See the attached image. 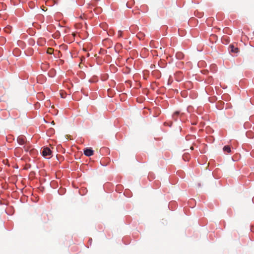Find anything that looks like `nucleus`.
Masks as SVG:
<instances>
[{
  "instance_id": "nucleus-17",
  "label": "nucleus",
  "mask_w": 254,
  "mask_h": 254,
  "mask_svg": "<svg viewBox=\"0 0 254 254\" xmlns=\"http://www.w3.org/2000/svg\"><path fill=\"white\" fill-rule=\"evenodd\" d=\"M61 96L62 98H64V97L62 95H61Z\"/></svg>"
},
{
  "instance_id": "nucleus-16",
  "label": "nucleus",
  "mask_w": 254,
  "mask_h": 254,
  "mask_svg": "<svg viewBox=\"0 0 254 254\" xmlns=\"http://www.w3.org/2000/svg\"><path fill=\"white\" fill-rule=\"evenodd\" d=\"M49 103H50V101H47V104H48Z\"/></svg>"
},
{
  "instance_id": "nucleus-9",
  "label": "nucleus",
  "mask_w": 254,
  "mask_h": 254,
  "mask_svg": "<svg viewBox=\"0 0 254 254\" xmlns=\"http://www.w3.org/2000/svg\"><path fill=\"white\" fill-rule=\"evenodd\" d=\"M54 52V49L52 48H48L47 50V53L49 55H52Z\"/></svg>"
},
{
  "instance_id": "nucleus-10",
  "label": "nucleus",
  "mask_w": 254,
  "mask_h": 254,
  "mask_svg": "<svg viewBox=\"0 0 254 254\" xmlns=\"http://www.w3.org/2000/svg\"><path fill=\"white\" fill-rule=\"evenodd\" d=\"M246 135L248 137L252 138L254 136L253 133L252 131H248Z\"/></svg>"
},
{
  "instance_id": "nucleus-7",
  "label": "nucleus",
  "mask_w": 254,
  "mask_h": 254,
  "mask_svg": "<svg viewBox=\"0 0 254 254\" xmlns=\"http://www.w3.org/2000/svg\"><path fill=\"white\" fill-rule=\"evenodd\" d=\"M184 54L182 52H177L176 54V57L177 59L182 60L184 58Z\"/></svg>"
},
{
  "instance_id": "nucleus-5",
  "label": "nucleus",
  "mask_w": 254,
  "mask_h": 254,
  "mask_svg": "<svg viewBox=\"0 0 254 254\" xmlns=\"http://www.w3.org/2000/svg\"><path fill=\"white\" fill-rule=\"evenodd\" d=\"M223 151L225 153H230L231 152V147L229 145L224 146L223 148Z\"/></svg>"
},
{
  "instance_id": "nucleus-15",
  "label": "nucleus",
  "mask_w": 254,
  "mask_h": 254,
  "mask_svg": "<svg viewBox=\"0 0 254 254\" xmlns=\"http://www.w3.org/2000/svg\"><path fill=\"white\" fill-rule=\"evenodd\" d=\"M190 149H191V150H193V147L192 146H191V147H190Z\"/></svg>"
},
{
  "instance_id": "nucleus-3",
  "label": "nucleus",
  "mask_w": 254,
  "mask_h": 254,
  "mask_svg": "<svg viewBox=\"0 0 254 254\" xmlns=\"http://www.w3.org/2000/svg\"><path fill=\"white\" fill-rule=\"evenodd\" d=\"M84 153L87 156H91L93 154V150L91 148H86L84 151Z\"/></svg>"
},
{
  "instance_id": "nucleus-13",
  "label": "nucleus",
  "mask_w": 254,
  "mask_h": 254,
  "mask_svg": "<svg viewBox=\"0 0 254 254\" xmlns=\"http://www.w3.org/2000/svg\"><path fill=\"white\" fill-rule=\"evenodd\" d=\"M97 10H98V12H100L101 9V8H98L97 9Z\"/></svg>"
},
{
  "instance_id": "nucleus-1",
  "label": "nucleus",
  "mask_w": 254,
  "mask_h": 254,
  "mask_svg": "<svg viewBox=\"0 0 254 254\" xmlns=\"http://www.w3.org/2000/svg\"><path fill=\"white\" fill-rule=\"evenodd\" d=\"M42 155L45 157L50 158L52 155V151L48 147H44L42 150Z\"/></svg>"
},
{
  "instance_id": "nucleus-8",
  "label": "nucleus",
  "mask_w": 254,
  "mask_h": 254,
  "mask_svg": "<svg viewBox=\"0 0 254 254\" xmlns=\"http://www.w3.org/2000/svg\"><path fill=\"white\" fill-rule=\"evenodd\" d=\"M180 113L179 111H176L173 115V118L175 121H177L178 120V118L180 115Z\"/></svg>"
},
{
  "instance_id": "nucleus-12",
  "label": "nucleus",
  "mask_w": 254,
  "mask_h": 254,
  "mask_svg": "<svg viewBox=\"0 0 254 254\" xmlns=\"http://www.w3.org/2000/svg\"><path fill=\"white\" fill-rule=\"evenodd\" d=\"M44 97V95L43 94V93H38L37 94V98H39V99H42Z\"/></svg>"
},
{
  "instance_id": "nucleus-2",
  "label": "nucleus",
  "mask_w": 254,
  "mask_h": 254,
  "mask_svg": "<svg viewBox=\"0 0 254 254\" xmlns=\"http://www.w3.org/2000/svg\"><path fill=\"white\" fill-rule=\"evenodd\" d=\"M17 141L19 145H23L26 142V137L24 135H20L17 137Z\"/></svg>"
},
{
  "instance_id": "nucleus-14",
  "label": "nucleus",
  "mask_w": 254,
  "mask_h": 254,
  "mask_svg": "<svg viewBox=\"0 0 254 254\" xmlns=\"http://www.w3.org/2000/svg\"><path fill=\"white\" fill-rule=\"evenodd\" d=\"M127 6L128 7H129V8H131V7L129 5V2H127Z\"/></svg>"
},
{
  "instance_id": "nucleus-11",
  "label": "nucleus",
  "mask_w": 254,
  "mask_h": 254,
  "mask_svg": "<svg viewBox=\"0 0 254 254\" xmlns=\"http://www.w3.org/2000/svg\"><path fill=\"white\" fill-rule=\"evenodd\" d=\"M123 37V31L121 30H119L118 32V37L121 38Z\"/></svg>"
},
{
  "instance_id": "nucleus-4",
  "label": "nucleus",
  "mask_w": 254,
  "mask_h": 254,
  "mask_svg": "<svg viewBox=\"0 0 254 254\" xmlns=\"http://www.w3.org/2000/svg\"><path fill=\"white\" fill-rule=\"evenodd\" d=\"M229 50L231 53H237L239 52V49L237 47H235L233 45L229 46Z\"/></svg>"
},
{
  "instance_id": "nucleus-6",
  "label": "nucleus",
  "mask_w": 254,
  "mask_h": 254,
  "mask_svg": "<svg viewBox=\"0 0 254 254\" xmlns=\"http://www.w3.org/2000/svg\"><path fill=\"white\" fill-rule=\"evenodd\" d=\"M136 37L139 40H143L145 37V34L142 32H139L136 34Z\"/></svg>"
}]
</instances>
